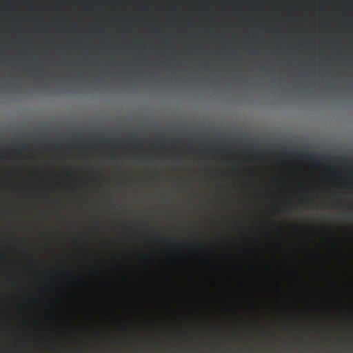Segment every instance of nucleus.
<instances>
[{
	"label": "nucleus",
	"mask_w": 353,
	"mask_h": 353,
	"mask_svg": "<svg viewBox=\"0 0 353 353\" xmlns=\"http://www.w3.org/2000/svg\"><path fill=\"white\" fill-rule=\"evenodd\" d=\"M110 142V139H103L101 141V143L103 145H109Z\"/></svg>",
	"instance_id": "1"
},
{
	"label": "nucleus",
	"mask_w": 353,
	"mask_h": 353,
	"mask_svg": "<svg viewBox=\"0 0 353 353\" xmlns=\"http://www.w3.org/2000/svg\"><path fill=\"white\" fill-rule=\"evenodd\" d=\"M22 148H23V150H27V149H28V145H27V144H23V145H22Z\"/></svg>",
	"instance_id": "2"
},
{
	"label": "nucleus",
	"mask_w": 353,
	"mask_h": 353,
	"mask_svg": "<svg viewBox=\"0 0 353 353\" xmlns=\"http://www.w3.org/2000/svg\"><path fill=\"white\" fill-rule=\"evenodd\" d=\"M4 152V148L2 147H0V153H3Z\"/></svg>",
	"instance_id": "3"
},
{
	"label": "nucleus",
	"mask_w": 353,
	"mask_h": 353,
	"mask_svg": "<svg viewBox=\"0 0 353 353\" xmlns=\"http://www.w3.org/2000/svg\"><path fill=\"white\" fill-rule=\"evenodd\" d=\"M330 172H333V173H335V172H336L335 170H334V169H333L332 168H331L330 169Z\"/></svg>",
	"instance_id": "4"
},
{
	"label": "nucleus",
	"mask_w": 353,
	"mask_h": 353,
	"mask_svg": "<svg viewBox=\"0 0 353 353\" xmlns=\"http://www.w3.org/2000/svg\"><path fill=\"white\" fill-rule=\"evenodd\" d=\"M314 157V155H313V154H310V157Z\"/></svg>",
	"instance_id": "5"
}]
</instances>
